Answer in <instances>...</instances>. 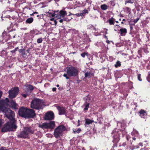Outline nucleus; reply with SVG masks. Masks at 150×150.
Returning a JSON list of instances; mask_svg holds the SVG:
<instances>
[{
    "label": "nucleus",
    "instance_id": "nucleus-64",
    "mask_svg": "<svg viewBox=\"0 0 150 150\" xmlns=\"http://www.w3.org/2000/svg\"><path fill=\"white\" fill-rule=\"evenodd\" d=\"M89 47V45H87L85 47V48L86 49H87Z\"/></svg>",
    "mask_w": 150,
    "mask_h": 150
},
{
    "label": "nucleus",
    "instance_id": "nucleus-16",
    "mask_svg": "<svg viewBox=\"0 0 150 150\" xmlns=\"http://www.w3.org/2000/svg\"><path fill=\"white\" fill-rule=\"evenodd\" d=\"M87 28L89 29L93 30H94L95 35L96 36L99 35H100V32L98 29L96 28L91 24L88 25L87 26Z\"/></svg>",
    "mask_w": 150,
    "mask_h": 150
},
{
    "label": "nucleus",
    "instance_id": "nucleus-45",
    "mask_svg": "<svg viewBox=\"0 0 150 150\" xmlns=\"http://www.w3.org/2000/svg\"><path fill=\"white\" fill-rule=\"evenodd\" d=\"M126 139L127 141L129 140V139L131 138L130 136L128 134L126 135Z\"/></svg>",
    "mask_w": 150,
    "mask_h": 150
},
{
    "label": "nucleus",
    "instance_id": "nucleus-10",
    "mask_svg": "<svg viewBox=\"0 0 150 150\" xmlns=\"http://www.w3.org/2000/svg\"><path fill=\"white\" fill-rule=\"evenodd\" d=\"M19 91V88L18 87H15L9 90L8 92L9 97L11 99L15 98L18 94Z\"/></svg>",
    "mask_w": 150,
    "mask_h": 150
},
{
    "label": "nucleus",
    "instance_id": "nucleus-48",
    "mask_svg": "<svg viewBox=\"0 0 150 150\" xmlns=\"http://www.w3.org/2000/svg\"><path fill=\"white\" fill-rule=\"evenodd\" d=\"M132 82H129V84L131 85V86L130 87V88L131 89L132 88H133V86L132 85Z\"/></svg>",
    "mask_w": 150,
    "mask_h": 150
},
{
    "label": "nucleus",
    "instance_id": "nucleus-13",
    "mask_svg": "<svg viewBox=\"0 0 150 150\" xmlns=\"http://www.w3.org/2000/svg\"><path fill=\"white\" fill-rule=\"evenodd\" d=\"M26 118H33L35 117V111L32 109L27 108Z\"/></svg>",
    "mask_w": 150,
    "mask_h": 150
},
{
    "label": "nucleus",
    "instance_id": "nucleus-22",
    "mask_svg": "<svg viewBox=\"0 0 150 150\" xmlns=\"http://www.w3.org/2000/svg\"><path fill=\"white\" fill-rule=\"evenodd\" d=\"M57 109L59 112V114L60 115H64L65 113V109L63 107H58Z\"/></svg>",
    "mask_w": 150,
    "mask_h": 150
},
{
    "label": "nucleus",
    "instance_id": "nucleus-35",
    "mask_svg": "<svg viewBox=\"0 0 150 150\" xmlns=\"http://www.w3.org/2000/svg\"><path fill=\"white\" fill-rule=\"evenodd\" d=\"M139 147L137 146H134L132 145L129 146L130 149L131 150H133L135 149L138 148Z\"/></svg>",
    "mask_w": 150,
    "mask_h": 150
},
{
    "label": "nucleus",
    "instance_id": "nucleus-4",
    "mask_svg": "<svg viewBox=\"0 0 150 150\" xmlns=\"http://www.w3.org/2000/svg\"><path fill=\"white\" fill-rule=\"evenodd\" d=\"M44 106L43 100L37 98H35L32 100L30 104L31 108L37 110L42 109Z\"/></svg>",
    "mask_w": 150,
    "mask_h": 150
},
{
    "label": "nucleus",
    "instance_id": "nucleus-2",
    "mask_svg": "<svg viewBox=\"0 0 150 150\" xmlns=\"http://www.w3.org/2000/svg\"><path fill=\"white\" fill-rule=\"evenodd\" d=\"M50 12H48L47 16L50 17H55L57 18H63L64 21H69L71 20V19H68L67 18L65 17L67 15V13L64 11L62 10L59 12V11L58 10L57 11H54V13L53 12L52 13L50 12Z\"/></svg>",
    "mask_w": 150,
    "mask_h": 150
},
{
    "label": "nucleus",
    "instance_id": "nucleus-30",
    "mask_svg": "<svg viewBox=\"0 0 150 150\" xmlns=\"http://www.w3.org/2000/svg\"><path fill=\"white\" fill-rule=\"evenodd\" d=\"M1 18H2V21L4 20V19L2 18V16L1 17ZM6 18H9V19L10 20H13L14 19V18L13 17H11L9 15H7L4 18V20H5V19Z\"/></svg>",
    "mask_w": 150,
    "mask_h": 150
},
{
    "label": "nucleus",
    "instance_id": "nucleus-23",
    "mask_svg": "<svg viewBox=\"0 0 150 150\" xmlns=\"http://www.w3.org/2000/svg\"><path fill=\"white\" fill-rule=\"evenodd\" d=\"M87 98H88V97H87V98H86V103L84 104V105L85 106V108L84 109V110L86 112L87 111L89 107V103L88 102H87Z\"/></svg>",
    "mask_w": 150,
    "mask_h": 150
},
{
    "label": "nucleus",
    "instance_id": "nucleus-36",
    "mask_svg": "<svg viewBox=\"0 0 150 150\" xmlns=\"http://www.w3.org/2000/svg\"><path fill=\"white\" fill-rule=\"evenodd\" d=\"M108 22L109 23V24L110 25H114V21H113V20L112 19H109L108 21Z\"/></svg>",
    "mask_w": 150,
    "mask_h": 150
},
{
    "label": "nucleus",
    "instance_id": "nucleus-15",
    "mask_svg": "<svg viewBox=\"0 0 150 150\" xmlns=\"http://www.w3.org/2000/svg\"><path fill=\"white\" fill-rule=\"evenodd\" d=\"M133 140H135L136 138H139L141 137L138 132L136 129H133V131L131 133Z\"/></svg>",
    "mask_w": 150,
    "mask_h": 150
},
{
    "label": "nucleus",
    "instance_id": "nucleus-24",
    "mask_svg": "<svg viewBox=\"0 0 150 150\" xmlns=\"http://www.w3.org/2000/svg\"><path fill=\"white\" fill-rule=\"evenodd\" d=\"M98 55L99 56L100 59L103 60H105V55L103 53L99 52L98 54Z\"/></svg>",
    "mask_w": 150,
    "mask_h": 150
},
{
    "label": "nucleus",
    "instance_id": "nucleus-18",
    "mask_svg": "<svg viewBox=\"0 0 150 150\" xmlns=\"http://www.w3.org/2000/svg\"><path fill=\"white\" fill-rule=\"evenodd\" d=\"M34 89L33 86L31 85L27 84L25 85L24 88L25 92L27 93H30Z\"/></svg>",
    "mask_w": 150,
    "mask_h": 150
},
{
    "label": "nucleus",
    "instance_id": "nucleus-3",
    "mask_svg": "<svg viewBox=\"0 0 150 150\" xmlns=\"http://www.w3.org/2000/svg\"><path fill=\"white\" fill-rule=\"evenodd\" d=\"M67 73L64 74L63 76L66 78L67 79H69V77H74L76 76L78 74V70L75 67L71 66L67 67Z\"/></svg>",
    "mask_w": 150,
    "mask_h": 150
},
{
    "label": "nucleus",
    "instance_id": "nucleus-5",
    "mask_svg": "<svg viewBox=\"0 0 150 150\" xmlns=\"http://www.w3.org/2000/svg\"><path fill=\"white\" fill-rule=\"evenodd\" d=\"M111 134L113 135L112 142L114 144L113 145V148H112L111 150H114V148L117 147V143L120 139V132L118 129L116 128L112 131Z\"/></svg>",
    "mask_w": 150,
    "mask_h": 150
},
{
    "label": "nucleus",
    "instance_id": "nucleus-9",
    "mask_svg": "<svg viewBox=\"0 0 150 150\" xmlns=\"http://www.w3.org/2000/svg\"><path fill=\"white\" fill-rule=\"evenodd\" d=\"M55 124L54 121H51L49 122H46L39 125V127L43 129H52L54 128Z\"/></svg>",
    "mask_w": 150,
    "mask_h": 150
},
{
    "label": "nucleus",
    "instance_id": "nucleus-56",
    "mask_svg": "<svg viewBox=\"0 0 150 150\" xmlns=\"http://www.w3.org/2000/svg\"><path fill=\"white\" fill-rule=\"evenodd\" d=\"M110 41H109V40H107L106 41V42L108 44H109L110 43Z\"/></svg>",
    "mask_w": 150,
    "mask_h": 150
},
{
    "label": "nucleus",
    "instance_id": "nucleus-44",
    "mask_svg": "<svg viewBox=\"0 0 150 150\" xmlns=\"http://www.w3.org/2000/svg\"><path fill=\"white\" fill-rule=\"evenodd\" d=\"M29 93H23L22 94V96L24 97L25 98H26L27 96H28Z\"/></svg>",
    "mask_w": 150,
    "mask_h": 150
},
{
    "label": "nucleus",
    "instance_id": "nucleus-58",
    "mask_svg": "<svg viewBox=\"0 0 150 150\" xmlns=\"http://www.w3.org/2000/svg\"><path fill=\"white\" fill-rule=\"evenodd\" d=\"M138 52V54L140 55H141V51L140 50H139Z\"/></svg>",
    "mask_w": 150,
    "mask_h": 150
},
{
    "label": "nucleus",
    "instance_id": "nucleus-61",
    "mask_svg": "<svg viewBox=\"0 0 150 150\" xmlns=\"http://www.w3.org/2000/svg\"><path fill=\"white\" fill-rule=\"evenodd\" d=\"M139 144L140 146H143L142 143H140Z\"/></svg>",
    "mask_w": 150,
    "mask_h": 150
},
{
    "label": "nucleus",
    "instance_id": "nucleus-43",
    "mask_svg": "<svg viewBox=\"0 0 150 150\" xmlns=\"http://www.w3.org/2000/svg\"><path fill=\"white\" fill-rule=\"evenodd\" d=\"M141 75L140 74H138L137 75V78L138 79V80L140 81H142V79L141 78Z\"/></svg>",
    "mask_w": 150,
    "mask_h": 150
},
{
    "label": "nucleus",
    "instance_id": "nucleus-7",
    "mask_svg": "<svg viewBox=\"0 0 150 150\" xmlns=\"http://www.w3.org/2000/svg\"><path fill=\"white\" fill-rule=\"evenodd\" d=\"M33 132L31 128L26 127L17 136L19 138H27L28 137L29 134L33 133Z\"/></svg>",
    "mask_w": 150,
    "mask_h": 150
},
{
    "label": "nucleus",
    "instance_id": "nucleus-37",
    "mask_svg": "<svg viewBox=\"0 0 150 150\" xmlns=\"http://www.w3.org/2000/svg\"><path fill=\"white\" fill-rule=\"evenodd\" d=\"M81 36L80 37V38H81ZM82 38H83V39H88V37L87 36L86 34L85 33L83 34V36H82Z\"/></svg>",
    "mask_w": 150,
    "mask_h": 150
},
{
    "label": "nucleus",
    "instance_id": "nucleus-6",
    "mask_svg": "<svg viewBox=\"0 0 150 150\" xmlns=\"http://www.w3.org/2000/svg\"><path fill=\"white\" fill-rule=\"evenodd\" d=\"M66 129L65 127L63 125L58 126L54 130V134L57 139H60L63 133V132Z\"/></svg>",
    "mask_w": 150,
    "mask_h": 150
},
{
    "label": "nucleus",
    "instance_id": "nucleus-46",
    "mask_svg": "<svg viewBox=\"0 0 150 150\" xmlns=\"http://www.w3.org/2000/svg\"><path fill=\"white\" fill-rule=\"evenodd\" d=\"M147 80L149 82H150V74H149L148 76L147 77Z\"/></svg>",
    "mask_w": 150,
    "mask_h": 150
},
{
    "label": "nucleus",
    "instance_id": "nucleus-31",
    "mask_svg": "<svg viewBox=\"0 0 150 150\" xmlns=\"http://www.w3.org/2000/svg\"><path fill=\"white\" fill-rule=\"evenodd\" d=\"M81 131V129L80 128H76L75 129L73 130V132L74 133H79Z\"/></svg>",
    "mask_w": 150,
    "mask_h": 150
},
{
    "label": "nucleus",
    "instance_id": "nucleus-53",
    "mask_svg": "<svg viewBox=\"0 0 150 150\" xmlns=\"http://www.w3.org/2000/svg\"><path fill=\"white\" fill-rule=\"evenodd\" d=\"M56 88H52V91L54 92L56 91Z\"/></svg>",
    "mask_w": 150,
    "mask_h": 150
},
{
    "label": "nucleus",
    "instance_id": "nucleus-20",
    "mask_svg": "<svg viewBox=\"0 0 150 150\" xmlns=\"http://www.w3.org/2000/svg\"><path fill=\"white\" fill-rule=\"evenodd\" d=\"M139 115L141 117L145 118L147 115L146 112L143 109H141L139 111Z\"/></svg>",
    "mask_w": 150,
    "mask_h": 150
},
{
    "label": "nucleus",
    "instance_id": "nucleus-21",
    "mask_svg": "<svg viewBox=\"0 0 150 150\" xmlns=\"http://www.w3.org/2000/svg\"><path fill=\"white\" fill-rule=\"evenodd\" d=\"M127 33V30L125 28H121L118 32V34H120L122 36H124Z\"/></svg>",
    "mask_w": 150,
    "mask_h": 150
},
{
    "label": "nucleus",
    "instance_id": "nucleus-27",
    "mask_svg": "<svg viewBox=\"0 0 150 150\" xmlns=\"http://www.w3.org/2000/svg\"><path fill=\"white\" fill-rule=\"evenodd\" d=\"M33 21V19L32 18H27L25 21L26 23L30 24Z\"/></svg>",
    "mask_w": 150,
    "mask_h": 150
},
{
    "label": "nucleus",
    "instance_id": "nucleus-41",
    "mask_svg": "<svg viewBox=\"0 0 150 150\" xmlns=\"http://www.w3.org/2000/svg\"><path fill=\"white\" fill-rule=\"evenodd\" d=\"M57 19V20L59 21L60 23H62L63 22V21H64V19L63 18H57V17H56Z\"/></svg>",
    "mask_w": 150,
    "mask_h": 150
},
{
    "label": "nucleus",
    "instance_id": "nucleus-11",
    "mask_svg": "<svg viewBox=\"0 0 150 150\" xmlns=\"http://www.w3.org/2000/svg\"><path fill=\"white\" fill-rule=\"evenodd\" d=\"M117 125L119 126L120 125L121 126V128H122L121 129H120V132H121L122 136L125 137L126 136V135L127 134V132H126V130L125 129V123L124 122H119L117 123Z\"/></svg>",
    "mask_w": 150,
    "mask_h": 150
},
{
    "label": "nucleus",
    "instance_id": "nucleus-57",
    "mask_svg": "<svg viewBox=\"0 0 150 150\" xmlns=\"http://www.w3.org/2000/svg\"><path fill=\"white\" fill-rule=\"evenodd\" d=\"M16 51V49H15L14 50H12L11 51V52L12 53H14Z\"/></svg>",
    "mask_w": 150,
    "mask_h": 150
},
{
    "label": "nucleus",
    "instance_id": "nucleus-12",
    "mask_svg": "<svg viewBox=\"0 0 150 150\" xmlns=\"http://www.w3.org/2000/svg\"><path fill=\"white\" fill-rule=\"evenodd\" d=\"M54 118V115L53 112L51 111H48L45 114L44 119L45 120H52Z\"/></svg>",
    "mask_w": 150,
    "mask_h": 150
},
{
    "label": "nucleus",
    "instance_id": "nucleus-42",
    "mask_svg": "<svg viewBox=\"0 0 150 150\" xmlns=\"http://www.w3.org/2000/svg\"><path fill=\"white\" fill-rule=\"evenodd\" d=\"M76 150H85L84 147H78L76 148Z\"/></svg>",
    "mask_w": 150,
    "mask_h": 150
},
{
    "label": "nucleus",
    "instance_id": "nucleus-34",
    "mask_svg": "<svg viewBox=\"0 0 150 150\" xmlns=\"http://www.w3.org/2000/svg\"><path fill=\"white\" fill-rule=\"evenodd\" d=\"M121 65V62L119 61H117L116 62V64H115V67L117 68L118 67H120Z\"/></svg>",
    "mask_w": 150,
    "mask_h": 150
},
{
    "label": "nucleus",
    "instance_id": "nucleus-28",
    "mask_svg": "<svg viewBox=\"0 0 150 150\" xmlns=\"http://www.w3.org/2000/svg\"><path fill=\"white\" fill-rule=\"evenodd\" d=\"M108 7L107 5L105 4L102 5L100 6L101 9L103 10H106L108 8Z\"/></svg>",
    "mask_w": 150,
    "mask_h": 150
},
{
    "label": "nucleus",
    "instance_id": "nucleus-55",
    "mask_svg": "<svg viewBox=\"0 0 150 150\" xmlns=\"http://www.w3.org/2000/svg\"><path fill=\"white\" fill-rule=\"evenodd\" d=\"M37 14L38 13L37 12H33L32 14H31L30 15L31 16H34V14Z\"/></svg>",
    "mask_w": 150,
    "mask_h": 150
},
{
    "label": "nucleus",
    "instance_id": "nucleus-25",
    "mask_svg": "<svg viewBox=\"0 0 150 150\" xmlns=\"http://www.w3.org/2000/svg\"><path fill=\"white\" fill-rule=\"evenodd\" d=\"M95 45L98 47H104L105 45L103 42H97L95 44Z\"/></svg>",
    "mask_w": 150,
    "mask_h": 150
},
{
    "label": "nucleus",
    "instance_id": "nucleus-59",
    "mask_svg": "<svg viewBox=\"0 0 150 150\" xmlns=\"http://www.w3.org/2000/svg\"><path fill=\"white\" fill-rule=\"evenodd\" d=\"M73 31H74V32H75V33H78V31L76 30H73Z\"/></svg>",
    "mask_w": 150,
    "mask_h": 150
},
{
    "label": "nucleus",
    "instance_id": "nucleus-39",
    "mask_svg": "<svg viewBox=\"0 0 150 150\" xmlns=\"http://www.w3.org/2000/svg\"><path fill=\"white\" fill-rule=\"evenodd\" d=\"M19 52L20 53L22 54L23 56H24L25 55V52L23 50H20Z\"/></svg>",
    "mask_w": 150,
    "mask_h": 150
},
{
    "label": "nucleus",
    "instance_id": "nucleus-32",
    "mask_svg": "<svg viewBox=\"0 0 150 150\" xmlns=\"http://www.w3.org/2000/svg\"><path fill=\"white\" fill-rule=\"evenodd\" d=\"M131 10L130 8L127 7H125L124 9V11L127 13H130Z\"/></svg>",
    "mask_w": 150,
    "mask_h": 150
},
{
    "label": "nucleus",
    "instance_id": "nucleus-40",
    "mask_svg": "<svg viewBox=\"0 0 150 150\" xmlns=\"http://www.w3.org/2000/svg\"><path fill=\"white\" fill-rule=\"evenodd\" d=\"M51 21H54V24L56 25L57 24V22L56 21V19L54 18H51L50 19Z\"/></svg>",
    "mask_w": 150,
    "mask_h": 150
},
{
    "label": "nucleus",
    "instance_id": "nucleus-33",
    "mask_svg": "<svg viewBox=\"0 0 150 150\" xmlns=\"http://www.w3.org/2000/svg\"><path fill=\"white\" fill-rule=\"evenodd\" d=\"M134 1V0H126L125 2V4H126L127 3L133 4Z\"/></svg>",
    "mask_w": 150,
    "mask_h": 150
},
{
    "label": "nucleus",
    "instance_id": "nucleus-38",
    "mask_svg": "<svg viewBox=\"0 0 150 150\" xmlns=\"http://www.w3.org/2000/svg\"><path fill=\"white\" fill-rule=\"evenodd\" d=\"M43 39L42 38H38L37 40V42L38 43H40L42 42Z\"/></svg>",
    "mask_w": 150,
    "mask_h": 150
},
{
    "label": "nucleus",
    "instance_id": "nucleus-52",
    "mask_svg": "<svg viewBox=\"0 0 150 150\" xmlns=\"http://www.w3.org/2000/svg\"><path fill=\"white\" fill-rule=\"evenodd\" d=\"M0 150H8L4 148H1L0 149Z\"/></svg>",
    "mask_w": 150,
    "mask_h": 150
},
{
    "label": "nucleus",
    "instance_id": "nucleus-14",
    "mask_svg": "<svg viewBox=\"0 0 150 150\" xmlns=\"http://www.w3.org/2000/svg\"><path fill=\"white\" fill-rule=\"evenodd\" d=\"M27 108L24 107H21L18 111L19 115L21 117L26 118Z\"/></svg>",
    "mask_w": 150,
    "mask_h": 150
},
{
    "label": "nucleus",
    "instance_id": "nucleus-51",
    "mask_svg": "<svg viewBox=\"0 0 150 150\" xmlns=\"http://www.w3.org/2000/svg\"><path fill=\"white\" fill-rule=\"evenodd\" d=\"M3 92L2 91H0V99L1 98V97L3 94Z\"/></svg>",
    "mask_w": 150,
    "mask_h": 150
},
{
    "label": "nucleus",
    "instance_id": "nucleus-29",
    "mask_svg": "<svg viewBox=\"0 0 150 150\" xmlns=\"http://www.w3.org/2000/svg\"><path fill=\"white\" fill-rule=\"evenodd\" d=\"M92 74L91 72H86L85 74V78H89L91 77Z\"/></svg>",
    "mask_w": 150,
    "mask_h": 150
},
{
    "label": "nucleus",
    "instance_id": "nucleus-62",
    "mask_svg": "<svg viewBox=\"0 0 150 150\" xmlns=\"http://www.w3.org/2000/svg\"><path fill=\"white\" fill-rule=\"evenodd\" d=\"M89 150H94V149L91 147H89Z\"/></svg>",
    "mask_w": 150,
    "mask_h": 150
},
{
    "label": "nucleus",
    "instance_id": "nucleus-19",
    "mask_svg": "<svg viewBox=\"0 0 150 150\" xmlns=\"http://www.w3.org/2000/svg\"><path fill=\"white\" fill-rule=\"evenodd\" d=\"M86 3L85 4H88L89 6L88 7V9H85L82 11L81 12V16H84L86 14L88 13V11H90L89 7L91 6V4L88 2L87 1H86Z\"/></svg>",
    "mask_w": 150,
    "mask_h": 150
},
{
    "label": "nucleus",
    "instance_id": "nucleus-8",
    "mask_svg": "<svg viewBox=\"0 0 150 150\" xmlns=\"http://www.w3.org/2000/svg\"><path fill=\"white\" fill-rule=\"evenodd\" d=\"M9 102L8 98H6L4 100H0V112H3L6 111L8 109H9L6 107Z\"/></svg>",
    "mask_w": 150,
    "mask_h": 150
},
{
    "label": "nucleus",
    "instance_id": "nucleus-54",
    "mask_svg": "<svg viewBox=\"0 0 150 150\" xmlns=\"http://www.w3.org/2000/svg\"><path fill=\"white\" fill-rule=\"evenodd\" d=\"M31 33L33 34H34L35 33V31L34 30H32L31 31Z\"/></svg>",
    "mask_w": 150,
    "mask_h": 150
},
{
    "label": "nucleus",
    "instance_id": "nucleus-47",
    "mask_svg": "<svg viewBox=\"0 0 150 150\" xmlns=\"http://www.w3.org/2000/svg\"><path fill=\"white\" fill-rule=\"evenodd\" d=\"M87 54V53H82L81 54V56L83 58H84L85 57V55L86 54Z\"/></svg>",
    "mask_w": 150,
    "mask_h": 150
},
{
    "label": "nucleus",
    "instance_id": "nucleus-49",
    "mask_svg": "<svg viewBox=\"0 0 150 150\" xmlns=\"http://www.w3.org/2000/svg\"><path fill=\"white\" fill-rule=\"evenodd\" d=\"M75 15L77 16H81V12L80 13H77L75 14Z\"/></svg>",
    "mask_w": 150,
    "mask_h": 150
},
{
    "label": "nucleus",
    "instance_id": "nucleus-17",
    "mask_svg": "<svg viewBox=\"0 0 150 150\" xmlns=\"http://www.w3.org/2000/svg\"><path fill=\"white\" fill-rule=\"evenodd\" d=\"M6 35V34H5V33H3V40L6 41H7L12 38H15V36L16 35V34H14L13 35H12V33H11L10 34L7 35L5 36Z\"/></svg>",
    "mask_w": 150,
    "mask_h": 150
},
{
    "label": "nucleus",
    "instance_id": "nucleus-1",
    "mask_svg": "<svg viewBox=\"0 0 150 150\" xmlns=\"http://www.w3.org/2000/svg\"><path fill=\"white\" fill-rule=\"evenodd\" d=\"M3 113H4L5 117H6L9 121L4 125L1 130L2 132H6L16 129L17 126L16 125V120L14 118V112L10 109H8Z\"/></svg>",
    "mask_w": 150,
    "mask_h": 150
},
{
    "label": "nucleus",
    "instance_id": "nucleus-26",
    "mask_svg": "<svg viewBox=\"0 0 150 150\" xmlns=\"http://www.w3.org/2000/svg\"><path fill=\"white\" fill-rule=\"evenodd\" d=\"M85 125H89L90 124L92 123L93 122V120H91L88 119L86 118L85 119Z\"/></svg>",
    "mask_w": 150,
    "mask_h": 150
},
{
    "label": "nucleus",
    "instance_id": "nucleus-63",
    "mask_svg": "<svg viewBox=\"0 0 150 150\" xmlns=\"http://www.w3.org/2000/svg\"><path fill=\"white\" fill-rule=\"evenodd\" d=\"M13 104L15 106H16V103H15L14 102H13Z\"/></svg>",
    "mask_w": 150,
    "mask_h": 150
},
{
    "label": "nucleus",
    "instance_id": "nucleus-60",
    "mask_svg": "<svg viewBox=\"0 0 150 150\" xmlns=\"http://www.w3.org/2000/svg\"><path fill=\"white\" fill-rule=\"evenodd\" d=\"M126 145V144L125 142H124L122 144V146H125Z\"/></svg>",
    "mask_w": 150,
    "mask_h": 150
},
{
    "label": "nucleus",
    "instance_id": "nucleus-50",
    "mask_svg": "<svg viewBox=\"0 0 150 150\" xmlns=\"http://www.w3.org/2000/svg\"><path fill=\"white\" fill-rule=\"evenodd\" d=\"M139 20V18H137L136 19H134V23H137Z\"/></svg>",
    "mask_w": 150,
    "mask_h": 150
}]
</instances>
